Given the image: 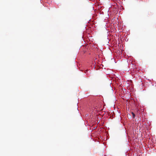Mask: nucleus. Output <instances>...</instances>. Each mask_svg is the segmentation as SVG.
I'll return each instance as SVG.
<instances>
[{
  "instance_id": "1",
  "label": "nucleus",
  "mask_w": 156,
  "mask_h": 156,
  "mask_svg": "<svg viewBox=\"0 0 156 156\" xmlns=\"http://www.w3.org/2000/svg\"><path fill=\"white\" fill-rule=\"evenodd\" d=\"M131 114L133 116V118H135V114H134V113L133 112H131Z\"/></svg>"
}]
</instances>
